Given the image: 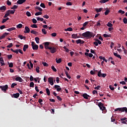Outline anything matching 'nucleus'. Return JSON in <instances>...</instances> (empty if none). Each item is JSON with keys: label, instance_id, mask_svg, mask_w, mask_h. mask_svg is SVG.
<instances>
[{"label": "nucleus", "instance_id": "obj_1", "mask_svg": "<svg viewBox=\"0 0 127 127\" xmlns=\"http://www.w3.org/2000/svg\"><path fill=\"white\" fill-rule=\"evenodd\" d=\"M82 36L83 38H85V39H90V38H92V37L94 38L95 37L94 33L90 31H86L82 33Z\"/></svg>", "mask_w": 127, "mask_h": 127}, {"label": "nucleus", "instance_id": "obj_2", "mask_svg": "<svg viewBox=\"0 0 127 127\" xmlns=\"http://www.w3.org/2000/svg\"><path fill=\"white\" fill-rule=\"evenodd\" d=\"M115 112H126V114H127V108L126 107H123V108H117L116 109L114 110Z\"/></svg>", "mask_w": 127, "mask_h": 127}, {"label": "nucleus", "instance_id": "obj_3", "mask_svg": "<svg viewBox=\"0 0 127 127\" xmlns=\"http://www.w3.org/2000/svg\"><path fill=\"white\" fill-rule=\"evenodd\" d=\"M50 43H49V42H46L44 43V47L45 48H55V47H53V45L50 46Z\"/></svg>", "mask_w": 127, "mask_h": 127}, {"label": "nucleus", "instance_id": "obj_4", "mask_svg": "<svg viewBox=\"0 0 127 127\" xmlns=\"http://www.w3.org/2000/svg\"><path fill=\"white\" fill-rule=\"evenodd\" d=\"M0 88L4 92V93H6V90L8 88V86L7 85L0 86Z\"/></svg>", "mask_w": 127, "mask_h": 127}, {"label": "nucleus", "instance_id": "obj_5", "mask_svg": "<svg viewBox=\"0 0 127 127\" xmlns=\"http://www.w3.org/2000/svg\"><path fill=\"white\" fill-rule=\"evenodd\" d=\"M98 107H99L100 110L102 111L106 110V107L104 106V104L102 102H99L98 103Z\"/></svg>", "mask_w": 127, "mask_h": 127}, {"label": "nucleus", "instance_id": "obj_6", "mask_svg": "<svg viewBox=\"0 0 127 127\" xmlns=\"http://www.w3.org/2000/svg\"><path fill=\"white\" fill-rule=\"evenodd\" d=\"M97 76L99 77L105 78L106 76H107V74L102 73V72H101V70H99L98 71V73H97Z\"/></svg>", "mask_w": 127, "mask_h": 127}, {"label": "nucleus", "instance_id": "obj_7", "mask_svg": "<svg viewBox=\"0 0 127 127\" xmlns=\"http://www.w3.org/2000/svg\"><path fill=\"white\" fill-rule=\"evenodd\" d=\"M48 82H49L50 84L51 85H53L54 84V83L53 82V77H49L48 78Z\"/></svg>", "mask_w": 127, "mask_h": 127}, {"label": "nucleus", "instance_id": "obj_8", "mask_svg": "<svg viewBox=\"0 0 127 127\" xmlns=\"http://www.w3.org/2000/svg\"><path fill=\"white\" fill-rule=\"evenodd\" d=\"M15 81H18L19 82H23V80L19 76L15 78Z\"/></svg>", "mask_w": 127, "mask_h": 127}, {"label": "nucleus", "instance_id": "obj_9", "mask_svg": "<svg viewBox=\"0 0 127 127\" xmlns=\"http://www.w3.org/2000/svg\"><path fill=\"white\" fill-rule=\"evenodd\" d=\"M48 49H49L50 52H51V54H54L57 52V49L55 48H49Z\"/></svg>", "mask_w": 127, "mask_h": 127}, {"label": "nucleus", "instance_id": "obj_10", "mask_svg": "<svg viewBox=\"0 0 127 127\" xmlns=\"http://www.w3.org/2000/svg\"><path fill=\"white\" fill-rule=\"evenodd\" d=\"M25 31H24V33H29L30 32V29L27 26L25 27Z\"/></svg>", "mask_w": 127, "mask_h": 127}, {"label": "nucleus", "instance_id": "obj_11", "mask_svg": "<svg viewBox=\"0 0 127 127\" xmlns=\"http://www.w3.org/2000/svg\"><path fill=\"white\" fill-rule=\"evenodd\" d=\"M54 88H57V91L60 92L62 90V88H60V86L58 85H55Z\"/></svg>", "mask_w": 127, "mask_h": 127}, {"label": "nucleus", "instance_id": "obj_12", "mask_svg": "<svg viewBox=\"0 0 127 127\" xmlns=\"http://www.w3.org/2000/svg\"><path fill=\"white\" fill-rule=\"evenodd\" d=\"M31 45L32 46V48H38V45H36L34 42H31Z\"/></svg>", "mask_w": 127, "mask_h": 127}, {"label": "nucleus", "instance_id": "obj_13", "mask_svg": "<svg viewBox=\"0 0 127 127\" xmlns=\"http://www.w3.org/2000/svg\"><path fill=\"white\" fill-rule=\"evenodd\" d=\"M0 10H1L2 12H4L6 10V7L4 5L0 7Z\"/></svg>", "mask_w": 127, "mask_h": 127}, {"label": "nucleus", "instance_id": "obj_14", "mask_svg": "<svg viewBox=\"0 0 127 127\" xmlns=\"http://www.w3.org/2000/svg\"><path fill=\"white\" fill-rule=\"evenodd\" d=\"M26 1V0H18L17 1V3H18V4H22V3H23L24 2H25Z\"/></svg>", "mask_w": 127, "mask_h": 127}, {"label": "nucleus", "instance_id": "obj_15", "mask_svg": "<svg viewBox=\"0 0 127 127\" xmlns=\"http://www.w3.org/2000/svg\"><path fill=\"white\" fill-rule=\"evenodd\" d=\"M72 38H74V39H76V38H80V37L78 36V34H73L71 35Z\"/></svg>", "mask_w": 127, "mask_h": 127}, {"label": "nucleus", "instance_id": "obj_16", "mask_svg": "<svg viewBox=\"0 0 127 127\" xmlns=\"http://www.w3.org/2000/svg\"><path fill=\"white\" fill-rule=\"evenodd\" d=\"M19 97V93H17L16 94H12V98H18Z\"/></svg>", "mask_w": 127, "mask_h": 127}, {"label": "nucleus", "instance_id": "obj_17", "mask_svg": "<svg viewBox=\"0 0 127 127\" xmlns=\"http://www.w3.org/2000/svg\"><path fill=\"white\" fill-rule=\"evenodd\" d=\"M82 96L83 97H84V98L85 99H88V98L90 97V95H87V94H86V93L83 94Z\"/></svg>", "mask_w": 127, "mask_h": 127}, {"label": "nucleus", "instance_id": "obj_18", "mask_svg": "<svg viewBox=\"0 0 127 127\" xmlns=\"http://www.w3.org/2000/svg\"><path fill=\"white\" fill-rule=\"evenodd\" d=\"M84 41H82L81 40V39H78L76 41V43L77 44H83V43H84Z\"/></svg>", "mask_w": 127, "mask_h": 127}, {"label": "nucleus", "instance_id": "obj_19", "mask_svg": "<svg viewBox=\"0 0 127 127\" xmlns=\"http://www.w3.org/2000/svg\"><path fill=\"white\" fill-rule=\"evenodd\" d=\"M84 56H88L90 58H92L93 57V55H92V54H88V53H84Z\"/></svg>", "mask_w": 127, "mask_h": 127}, {"label": "nucleus", "instance_id": "obj_20", "mask_svg": "<svg viewBox=\"0 0 127 127\" xmlns=\"http://www.w3.org/2000/svg\"><path fill=\"white\" fill-rule=\"evenodd\" d=\"M9 14H10L9 13V11H8V10L6 11V13L5 14V15L4 16V18H5L7 17V16H9Z\"/></svg>", "mask_w": 127, "mask_h": 127}, {"label": "nucleus", "instance_id": "obj_21", "mask_svg": "<svg viewBox=\"0 0 127 127\" xmlns=\"http://www.w3.org/2000/svg\"><path fill=\"white\" fill-rule=\"evenodd\" d=\"M114 56L117 57L118 58H119V59H120L121 60L122 59V58H121L120 55L118 54L117 53L114 52Z\"/></svg>", "mask_w": 127, "mask_h": 127}, {"label": "nucleus", "instance_id": "obj_22", "mask_svg": "<svg viewBox=\"0 0 127 127\" xmlns=\"http://www.w3.org/2000/svg\"><path fill=\"white\" fill-rule=\"evenodd\" d=\"M18 38H20V39H21V40H22V39H24L25 40L26 38V37L23 36H22L21 35H19L18 36Z\"/></svg>", "mask_w": 127, "mask_h": 127}, {"label": "nucleus", "instance_id": "obj_23", "mask_svg": "<svg viewBox=\"0 0 127 127\" xmlns=\"http://www.w3.org/2000/svg\"><path fill=\"white\" fill-rule=\"evenodd\" d=\"M99 59L104 61L105 62V63H107L108 62V60H106L105 57H103L102 56H99Z\"/></svg>", "mask_w": 127, "mask_h": 127}, {"label": "nucleus", "instance_id": "obj_24", "mask_svg": "<svg viewBox=\"0 0 127 127\" xmlns=\"http://www.w3.org/2000/svg\"><path fill=\"white\" fill-rule=\"evenodd\" d=\"M7 31H12V30H15V27H12V28H9L6 29Z\"/></svg>", "mask_w": 127, "mask_h": 127}, {"label": "nucleus", "instance_id": "obj_25", "mask_svg": "<svg viewBox=\"0 0 127 127\" xmlns=\"http://www.w3.org/2000/svg\"><path fill=\"white\" fill-rule=\"evenodd\" d=\"M31 33L34 34L35 35H37L38 34V32L34 30L31 31Z\"/></svg>", "mask_w": 127, "mask_h": 127}, {"label": "nucleus", "instance_id": "obj_26", "mask_svg": "<svg viewBox=\"0 0 127 127\" xmlns=\"http://www.w3.org/2000/svg\"><path fill=\"white\" fill-rule=\"evenodd\" d=\"M56 62L59 64L62 62V60L61 59H59V60L56 59Z\"/></svg>", "mask_w": 127, "mask_h": 127}, {"label": "nucleus", "instance_id": "obj_27", "mask_svg": "<svg viewBox=\"0 0 127 127\" xmlns=\"http://www.w3.org/2000/svg\"><path fill=\"white\" fill-rule=\"evenodd\" d=\"M9 20V18L7 17L6 18L3 19L2 21V23H4V22H6V21H7V20Z\"/></svg>", "mask_w": 127, "mask_h": 127}, {"label": "nucleus", "instance_id": "obj_28", "mask_svg": "<svg viewBox=\"0 0 127 127\" xmlns=\"http://www.w3.org/2000/svg\"><path fill=\"white\" fill-rule=\"evenodd\" d=\"M102 9H103L102 8H100L99 9L96 8L95 9V11H96V12H97V13H99V12H100V11H102Z\"/></svg>", "mask_w": 127, "mask_h": 127}, {"label": "nucleus", "instance_id": "obj_29", "mask_svg": "<svg viewBox=\"0 0 127 127\" xmlns=\"http://www.w3.org/2000/svg\"><path fill=\"white\" fill-rule=\"evenodd\" d=\"M46 91L47 92V95L50 96V90L49 89L47 88V89H46Z\"/></svg>", "mask_w": 127, "mask_h": 127}, {"label": "nucleus", "instance_id": "obj_30", "mask_svg": "<svg viewBox=\"0 0 127 127\" xmlns=\"http://www.w3.org/2000/svg\"><path fill=\"white\" fill-rule=\"evenodd\" d=\"M65 31H73V29L71 27L65 29Z\"/></svg>", "mask_w": 127, "mask_h": 127}, {"label": "nucleus", "instance_id": "obj_31", "mask_svg": "<svg viewBox=\"0 0 127 127\" xmlns=\"http://www.w3.org/2000/svg\"><path fill=\"white\" fill-rule=\"evenodd\" d=\"M7 64H8L9 67L12 68V67H13V64H12V63L7 62Z\"/></svg>", "mask_w": 127, "mask_h": 127}, {"label": "nucleus", "instance_id": "obj_32", "mask_svg": "<svg viewBox=\"0 0 127 127\" xmlns=\"http://www.w3.org/2000/svg\"><path fill=\"white\" fill-rule=\"evenodd\" d=\"M9 11V13L11 14H13L15 12V9L14 10H8Z\"/></svg>", "mask_w": 127, "mask_h": 127}, {"label": "nucleus", "instance_id": "obj_33", "mask_svg": "<svg viewBox=\"0 0 127 127\" xmlns=\"http://www.w3.org/2000/svg\"><path fill=\"white\" fill-rule=\"evenodd\" d=\"M109 0H101L100 1L101 3H106V2L109 1Z\"/></svg>", "mask_w": 127, "mask_h": 127}, {"label": "nucleus", "instance_id": "obj_34", "mask_svg": "<svg viewBox=\"0 0 127 127\" xmlns=\"http://www.w3.org/2000/svg\"><path fill=\"white\" fill-rule=\"evenodd\" d=\"M18 7V6L16 5H14L13 7H11V9H16Z\"/></svg>", "mask_w": 127, "mask_h": 127}, {"label": "nucleus", "instance_id": "obj_35", "mask_svg": "<svg viewBox=\"0 0 127 127\" xmlns=\"http://www.w3.org/2000/svg\"><path fill=\"white\" fill-rule=\"evenodd\" d=\"M11 51H12V52L16 54H18V51L17 50H14L12 49H11Z\"/></svg>", "mask_w": 127, "mask_h": 127}, {"label": "nucleus", "instance_id": "obj_36", "mask_svg": "<svg viewBox=\"0 0 127 127\" xmlns=\"http://www.w3.org/2000/svg\"><path fill=\"white\" fill-rule=\"evenodd\" d=\"M41 14H42V12H36L35 13V15L37 16L38 15H41Z\"/></svg>", "mask_w": 127, "mask_h": 127}, {"label": "nucleus", "instance_id": "obj_37", "mask_svg": "<svg viewBox=\"0 0 127 127\" xmlns=\"http://www.w3.org/2000/svg\"><path fill=\"white\" fill-rule=\"evenodd\" d=\"M31 27H32V28H37V25L34 24L31 25Z\"/></svg>", "mask_w": 127, "mask_h": 127}, {"label": "nucleus", "instance_id": "obj_38", "mask_svg": "<svg viewBox=\"0 0 127 127\" xmlns=\"http://www.w3.org/2000/svg\"><path fill=\"white\" fill-rule=\"evenodd\" d=\"M42 102H43V101L42 100V99H39V100L38 101V102L40 104V105H42L43 103H42Z\"/></svg>", "mask_w": 127, "mask_h": 127}, {"label": "nucleus", "instance_id": "obj_39", "mask_svg": "<svg viewBox=\"0 0 127 127\" xmlns=\"http://www.w3.org/2000/svg\"><path fill=\"white\" fill-rule=\"evenodd\" d=\"M123 22H124V23H125V24H127V17H124V19H123Z\"/></svg>", "mask_w": 127, "mask_h": 127}, {"label": "nucleus", "instance_id": "obj_40", "mask_svg": "<svg viewBox=\"0 0 127 127\" xmlns=\"http://www.w3.org/2000/svg\"><path fill=\"white\" fill-rule=\"evenodd\" d=\"M42 32H43V34H47V32L46 31V30H45V29H42Z\"/></svg>", "mask_w": 127, "mask_h": 127}, {"label": "nucleus", "instance_id": "obj_41", "mask_svg": "<svg viewBox=\"0 0 127 127\" xmlns=\"http://www.w3.org/2000/svg\"><path fill=\"white\" fill-rule=\"evenodd\" d=\"M34 82H31L30 83H29V87H31V88H33L34 87Z\"/></svg>", "mask_w": 127, "mask_h": 127}, {"label": "nucleus", "instance_id": "obj_42", "mask_svg": "<svg viewBox=\"0 0 127 127\" xmlns=\"http://www.w3.org/2000/svg\"><path fill=\"white\" fill-rule=\"evenodd\" d=\"M36 9H38V10H39V11H42V8L39 6H36Z\"/></svg>", "mask_w": 127, "mask_h": 127}, {"label": "nucleus", "instance_id": "obj_43", "mask_svg": "<svg viewBox=\"0 0 127 127\" xmlns=\"http://www.w3.org/2000/svg\"><path fill=\"white\" fill-rule=\"evenodd\" d=\"M107 25L108 26V27H113V24L110 23V22H108L107 24Z\"/></svg>", "mask_w": 127, "mask_h": 127}, {"label": "nucleus", "instance_id": "obj_44", "mask_svg": "<svg viewBox=\"0 0 127 127\" xmlns=\"http://www.w3.org/2000/svg\"><path fill=\"white\" fill-rule=\"evenodd\" d=\"M35 40L36 43H39V38H38V37L35 38Z\"/></svg>", "mask_w": 127, "mask_h": 127}, {"label": "nucleus", "instance_id": "obj_45", "mask_svg": "<svg viewBox=\"0 0 127 127\" xmlns=\"http://www.w3.org/2000/svg\"><path fill=\"white\" fill-rule=\"evenodd\" d=\"M119 13H121V14H124L125 13V11H123L122 9H120L118 11Z\"/></svg>", "mask_w": 127, "mask_h": 127}, {"label": "nucleus", "instance_id": "obj_46", "mask_svg": "<svg viewBox=\"0 0 127 127\" xmlns=\"http://www.w3.org/2000/svg\"><path fill=\"white\" fill-rule=\"evenodd\" d=\"M95 40H96V42L97 43V44H102V42H101V41H100L99 39H96Z\"/></svg>", "mask_w": 127, "mask_h": 127}, {"label": "nucleus", "instance_id": "obj_47", "mask_svg": "<svg viewBox=\"0 0 127 127\" xmlns=\"http://www.w3.org/2000/svg\"><path fill=\"white\" fill-rule=\"evenodd\" d=\"M17 28H21L22 27V24H19L16 26Z\"/></svg>", "mask_w": 127, "mask_h": 127}, {"label": "nucleus", "instance_id": "obj_48", "mask_svg": "<svg viewBox=\"0 0 127 127\" xmlns=\"http://www.w3.org/2000/svg\"><path fill=\"white\" fill-rule=\"evenodd\" d=\"M40 6L41 7H43V8H45V7H46L45 4H44V3H41L40 4Z\"/></svg>", "mask_w": 127, "mask_h": 127}, {"label": "nucleus", "instance_id": "obj_49", "mask_svg": "<svg viewBox=\"0 0 127 127\" xmlns=\"http://www.w3.org/2000/svg\"><path fill=\"white\" fill-rule=\"evenodd\" d=\"M89 23V21L85 22L83 24V27H86L87 26V24Z\"/></svg>", "mask_w": 127, "mask_h": 127}, {"label": "nucleus", "instance_id": "obj_50", "mask_svg": "<svg viewBox=\"0 0 127 127\" xmlns=\"http://www.w3.org/2000/svg\"><path fill=\"white\" fill-rule=\"evenodd\" d=\"M16 85H17V83H12V85H11V88H14V87H15V86H16Z\"/></svg>", "mask_w": 127, "mask_h": 127}, {"label": "nucleus", "instance_id": "obj_51", "mask_svg": "<svg viewBox=\"0 0 127 127\" xmlns=\"http://www.w3.org/2000/svg\"><path fill=\"white\" fill-rule=\"evenodd\" d=\"M52 69H53V71L57 72V69L54 65L52 66Z\"/></svg>", "mask_w": 127, "mask_h": 127}, {"label": "nucleus", "instance_id": "obj_52", "mask_svg": "<svg viewBox=\"0 0 127 127\" xmlns=\"http://www.w3.org/2000/svg\"><path fill=\"white\" fill-rule=\"evenodd\" d=\"M26 14L27 16H28L29 17L31 16V13H30L29 11H27L26 13Z\"/></svg>", "mask_w": 127, "mask_h": 127}, {"label": "nucleus", "instance_id": "obj_53", "mask_svg": "<svg viewBox=\"0 0 127 127\" xmlns=\"http://www.w3.org/2000/svg\"><path fill=\"white\" fill-rule=\"evenodd\" d=\"M44 18H46V19H48L49 18V16L47 14H45L43 16Z\"/></svg>", "mask_w": 127, "mask_h": 127}, {"label": "nucleus", "instance_id": "obj_54", "mask_svg": "<svg viewBox=\"0 0 127 127\" xmlns=\"http://www.w3.org/2000/svg\"><path fill=\"white\" fill-rule=\"evenodd\" d=\"M110 13V10H106V11L105 12V13H104V14L105 15H108V13Z\"/></svg>", "mask_w": 127, "mask_h": 127}, {"label": "nucleus", "instance_id": "obj_55", "mask_svg": "<svg viewBox=\"0 0 127 127\" xmlns=\"http://www.w3.org/2000/svg\"><path fill=\"white\" fill-rule=\"evenodd\" d=\"M6 3L7 5H11V2H10L9 0H7L6 1Z\"/></svg>", "mask_w": 127, "mask_h": 127}, {"label": "nucleus", "instance_id": "obj_56", "mask_svg": "<svg viewBox=\"0 0 127 127\" xmlns=\"http://www.w3.org/2000/svg\"><path fill=\"white\" fill-rule=\"evenodd\" d=\"M32 22H33V23H34V24L37 23V20H36L35 19V18H33L32 19Z\"/></svg>", "mask_w": 127, "mask_h": 127}, {"label": "nucleus", "instance_id": "obj_57", "mask_svg": "<svg viewBox=\"0 0 127 127\" xmlns=\"http://www.w3.org/2000/svg\"><path fill=\"white\" fill-rule=\"evenodd\" d=\"M42 64L44 66H45V67L48 66V64H47V63H43Z\"/></svg>", "mask_w": 127, "mask_h": 127}, {"label": "nucleus", "instance_id": "obj_58", "mask_svg": "<svg viewBox=\"0 0 127 127\" xmlns=\"http://www.w3.org/2000/svg\"><path fill=\"white\" fill-rule=\"evenodd\" d=\"M40 67H37L35 68V71H36V72L39 73L40 72V70H39Z\"/></svg>", "mask_w": 127, "mask_h": 127}, {"label": "nucleus", "instance_id": "obj_59", "mask_svg": "<svg viewBox=\"0 0 127 127\" xmlns=\"http://www.w3.org/2000/svg\"><path fill=\"white\" fill-rule=\"evenodd\" d=\"M11 47H12V43H10L7 46V48H10Z\"/></svg>", "mask_w": 127, "mask_h": 127}, {"label": "nucleus", "instance_id": "obj_60", "mask_svg": "<svg viewBox=\"0 0 127 127\" xmlns=\"http://www.w3.org/2000/svg\"><path fill=\"white\" fill-rule=\"evenodd\" d=\"M12 55H7V59H12Z\"/></svg>", "mask_w": 127, "mask_h": 127}, {"label": "nucleus", "instance_id": "obj_61", "mask_svg": "<svg viewBox=\"0 0 127 127\" xmlns=\"http://www.w3.org/2000/svg\"><path fill=\"white\" fill-rule=\"evenodd\" d=\"M4 28H5V25H3L0 27V29H1V30H2V29H3Z\"/></svg>", "mask_w": 127, "mask_h": 127}, {"label": "nucleus", "instance_id": "obj_62", "mask_svg": "<svg viewBox=\"0 0 127 127\" xmlns=\"http://www.w3.org/2000/svg\"><path fill=\"white\" fill-rule=\"evenodd\" d=\"M66 5H72V3H71V2H70V1H67L66 3Z\"/></svg>", "mask_w": 127, "mask_h": 127}, {"label": "nucleus", "instance_id": "obj_63", "mask_svg": "<svg viewBox=\"0 0 127 127\" xmlns=\"http://www.w3.org/2000/svg\"><path fill=\"white\" fill-rule=\"evenodd\" d=\"M51 35L53 36V37H55L56 35H57V34L56 33H53L51 34Z\"/></svg>", "mask_w": 127, "mask_h": 127}, {"label": "nucleus", "instance_id": "obj_64", "mask_svg": "<svg viewBox=\"0 0 127 127\" xmlns=\"http://www.w3.org/2000/svg\"><path fill=\"white\" fill-rule=\"evenodd\" d=\"M92 94H93V95L97 94V90H93V91H92Z\"/></svg>", "mask_w": 127, "mask_h": 127}]
</instances>
